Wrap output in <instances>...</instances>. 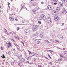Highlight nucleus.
<instances>
[{"label":"nucleus","instance_id":"obj_1","mask_svg":"<svg viewBox=\"0 0 67 67\" xmlns=\"http://www.w3.org/2000/svg\"><path fill=\"white\" fill-rule=\"evenodd\" d=\"M37 28H38V26L37 25H34L32 26V30L33 31H37Z\"/></svg>","mask_w":67,"mask_h":67},{"label":"nucleus","instance_id":"obj_2","mask_svg":"<svg viewBox=\"0 0 67 67\" xmlns=\"http://www.w3.org/2000/svg\"><path fill=\"white\" fill-rule=\"evenodd\" d=\"M47 23H48L49 24H50L51 23V19L50 17H48L46 19Z\"/></svg>","mask_w":67,"mask_h":67},{"label":"nucleus","instance_id":"obj_3","mask_svg":"<svg viewBox=\"0 0 67 67\" xmlns=\"http://www.w3.org/2000/svg\"><path fill=\"white\" fill-rule=\"evenodd\" d=\"M58 37L61 40H63L64 38V37L61 34H58Z\"/></svg>","mask_w":67,"mask_h":67},{"label":"nucleus","instance_id":"obj_4","mask_svg":"<svg viewBox=\"0 0 67 67\" xmlns=\"http://www.w3.org/2000/svg\"><path fill=\"white\" fill-rule=\"evenodd\" d=\"M54 18L55 21H59V17L57 16H54Z\"/></svg>","mask_w":67,"mask_h":67},{"label":"nucleus","instance_id":"obj_5","mask_svg":"<svg viewBox=\"0 0 67 67\" xmlns=\"http://www.w3.org/2000/svg\"><path fill=\"white\" fill-rule=\"evenodd\" d=\"M40 16L41 19H42L43 20H46V17L43 14H41Z\"/></svg>","mask_w":67,"mask_h":67},{"label":"nucleus","instance_id":"obj_6","mask_svg":"<svg viewBox=\"0 0 67 67\" xmlns=\"http://www.w3.org/2000/svg\"><path fill=\"white\" fill-rule=\"evenodd\" d=\"M36 42L37 44H40L41 42V40L40 39H36Z\"/></svg>","mask_w":67,"mask_h":67},{"label":"nucleus","instance_id":"obj_7","mask_svg":"<svg viewBox=\"0 0 67 67\" xmlns=\"http://www.w3.org/2000/svg\"><path fill=\"white\" fill-rule=\"evenodd\" d=\"M47 8L49 9V10H53V8H52V7L50 5H48V6Z\"/></svg>","mask_w":67,"mask_h":67},{"label":"nucleus","instance_id":"obj_8","mask_svg":"<svg viewBox=\"0 0 67 67\" xmlns=\"http://www.w3.org/2000/svg\"><path fill=\"white\" fill-rule=\"evenodd\" d=\"M25 5H23V4H22L21 5V9L22 10H23V9H25Z\"/></svg>","mask_w":67,"mask_h":67},{"label":"nucleus","instance_id":"obj_9","mask_svg":"<svg viewBox=\"0 0 67 67\" xmlns=\"http://www.w3.org/2000/svg\"><path fill=\"white\" fill-rule=\"evenodd\" d=\"M30 31V30H28V29H26L25 30H24V32L25 33V34H27V33L29 32Z\"/></svg>","mask_w":67,"mask_h":67},{"label":"nucleus","instance_id":"obj_10","mask_svg":"<svg viewBox=\"0 0 67 67\" xmlns=\"http://www.w3.org/2000/svg\"><path fill=\"white\" fill-rule=\"evenodd\" d=\"M59 5L60 7H63V3L59 2Z\"/></svg>","mask_w":67,"mask_h":67},{"label":"nucleus","instance_id":"obj_11","mask_svg":"<svg viewBox=\"0 0 67 67\" xmlns=\"http://www.w3.org/2000/svg\"><path fill=\"white\" fill-rule=\"evenodd\" d=\"M26 34L28 35H30L31 34V31H29L27 34Z\"/></svg>","mask_w":67,"mask_h":67},{"label":"nucleus","instance_id":"obj_12","mask_svg":"<svg viewBox=\"0 0 67 67\" xmlns=\"http://www.w3.org/2000/svg\"><path fill=\"white\" fill-rule=\"evenodd\" d=\"M20 60L21 62H24L25 60V59L24 58H22Z\"/></svg>","mask_w":67,"mask_h":67},{"label":"nucleus","instance_id":"obj_13","mask_svg":"<svg viewBox=\"0 0 67 67\" xmlns=\"http://www.w3.org/2000/svg\"><path fill=\"white\" fill-rule=\"evenodd\" d=\"M18 64L19 66H22V65H23V63L22 62L19 63Z\"/></svg>","mask_w":67,"mask_h":67},{"label":"nucleus","instance_id":"obj_14","mask_svg":"<svg viewBox=\"0 0 67 67\" xmlns=\"http://www.w3.org/2000/svg\"><path fill=\"white\" fill-rule=\"evenodd\" d=\"M17 48L18 51H20V47H19V46L17 47Z\"/></svg>","mask_w":67,"mask_h":67},{"label":"nucleus","instance_id":"obj_15","mask_svg":"<svg viewBox=\"0 0 67 67\" xmlns=\"http://www.w3.org/2000/svg\"><path fill=\"white\" fill-rule=\"evenodd\" d=\"M9 19L10 20H11L12 21H13L14 20V18H13L12 17H9Z\"/></svg>","mask_w":67,"mask_h":67},{"label":"nucleus","instance_id":"obj_16","mask_svg":"<svg viewBox=\"0 0 67 67\" xmlns=\"http://www.w3.org/2000/svg\"><path fill=\"white\" fill-rule=\"evenodd\" d=\"M45 42L47 43H51V42H49L47 40H46L44 41Z\"/></svg>","mask_w":67,"mask_h":67},{"label":"nucleus","instance_id":"obj_17","mask_svg":"<svg viewBox=\"0 0 67 67\" xmlns=\"http://www.w3.org/2000/svg\"><path fill=\"white\" fill-rule=\"evenodd\" d=\"M32 11L33 13H34V14H36V10H35V9H33Z\"/></svg>","mask_w":67,"mask_h":67},{"label":"nucleus","instance_id":"obj_18","mask_svg":"<svg viewBox=\"0 0 67 67\" xmlns=\"http://www.w3.org/2000/svg\"><path fill=\"white\" fill-rule=\"evenodd\" d=\"M6 54H8V55H10V54H11V53L10 52H6Z\"/></svg>","mask_w":67,"mask_h":67},{"label":"nucleus","instance_id":"obj_19","mask_svg":"<svg viewBox=\"0 0 67 67\" xmlns=\"http://www.w3.org/2000/svg\"><path fill=\"white\" fill-rule=\"evenodd\" d=\"M54 2L53 0H52L51 1V3L52 4H54Z\"/></svg>","mask_w":67,"mask_h":67},{"label":"nucleus","instance_id":"obj_20","mask_svg":"<svg viewBox=\"0 0 67 67\" xmlns=\"http://www.w3.org/2000/svg\"><path fill=\"white\" fill-rule=\"evenodd\" d=\"M63 11L64 13L66 14V13H67V11H66V9H64V10Z\"/></svg>","mask_w":67,"mask_h":67},{"label":"nucleus","instance_id":"obj_21","mask_svg":"<svg viewBox=\"0 0 67 67\" xmlns=\"http://www.w3.org/2000/svg\"><path fill=\"white\" fill-rule=\"evenodd\" d=\"M56 10L57 11H59L60 10V9H59V7H58L56 9Z\"/></svg>","mask_w":67,"mask_h":67},{"label":"nucleus","instance_id":"obj_22","mask_svg":"<svg viewBox=\"0 0 67 67\" xmlns=\"http://www.w3.org/2000/svg\"><path fill=\"white\" fill-rule=\"evenodd\" d=\"M62 58H59L58 59V61H62Z\"/></svg>","mask_w":67,"mask_h":67},{"label":"nucleus","instance_id":"obj_23","mask_svg":"<svg viewBox=\"0 0 67 67\" xmlns=\"http://www.w3.org/2000/svg\"><path fill=\"white\" fill-rule=\"evenodd\" d=\"M62 1L63 3H66V2L65 0H62Z\"/></svg>","mask_w":67,"mask_h":67},{"label":"nucleus","instance_id":"obj_24","mask_svg":"<svg viewBox=\"0 0 67 67\" xmlns=\"http://www.w3.org/2000/svg\"><path fill=\"white\" fill-rule=\"evenodd\" d=\"M15 53H14V55L15 56H17L18 55V54H17V53L16 52H14Z\"/></svg>","mask_w":67,"mask_h":67},{"label":"nucleus","instance_id":"obj_25","mask_svg":"<svg viewBox=\"0 0 67 67\" xmlns=\"http://www.w3.org/2000/svg\"><path fill=\"white\" fill-rule=\"evenodd\" d=\"M52 13H53L54 14L55 13H55H56V11H55L54 10L52 12Z\"/></svg>","mask_w":67,"mask_h":67},{"label":"nucleus","instance_id":"obj_26","mask_svg":"<svg viewBox=\"0 0 67 67\" xmlns=\"http://www.w3.org/2000/svg\"><path fill=\"white\" fill-rule=\"evenodd\" d=\"M43 36V34H40V37H42Z\"/></svg>","mask_w":67,"mask_h":67},{"label":"nucleus","instance_id":"obj_27","mask_svg":"<svg viewBox=\"0 0 67 67\" xmlns=\"http://www.w3.org/2000/svg\"><path fill=\"white\" fill-rule=\"evenodd\" d=\"M30 2H34V0H30Z\"/></svg>","mask_w":67,"mask_h":67},{"label":"nucleus","instance_id":"obj_28","mask_svg":"<svg viewBox=\"0 0 67 67\" xmlns=\"http://www.w3.org/2000/svg\"><path fill=\"white\" fill-rule=\"evenodd\" d=\"M22 55H21L20 56H18V58L19 59L21 58H22Z\"/></svg>","mask_w":67,"mask_h":67},{"label":"nucleus","instance_id":"obj_29","mask_svg":"<svg viewBox=\"0 0 67 67\" xmlns=\"http://www.w3.org/2000/svg\"><path fill=\"white\" fill-rule=\"evenodd\" d=\"M8 46H11V43L10 42H9L8 44Z\"/></svg>","mask_w":67,"mask_h":67},{"label":"nucleus","instance_id":"obj_30","mask_svg":"<svg viewBox=\"0 0 67 67\" xmlns=\"http://www.w3.org/2000/svg\"><path fill=\"white\" fill-rule=\"evenodd\" d=\"M15 37L16 38H17V39H18V40H20V39H19V37H17L16 36H15Z\"/></svg>","mask_w":67,"mask_h":67},{"label":"nucleus","instance_id":"obj_31","mask_svg":"<svg viewBox=\"0 0 67 67\" xmlns=\"http://www.w3.org/2000/svg\"><path fill=\"white\" fill-rule=\"evenodd\" d=\"M52 37H56V36H55V34H53L52 35Z\"/></svg>","mask_w":67,"mask_h":67},{"label":"nucleus","instance_id":"obj_32","mask_svg":"<svg viewBox=\"0 0 67 67\" xmlns=\"http://www.w3.org/2000/svg\"><path fill=\"white\" fill-rule=\"evenodd\" d=\"M11 64L12 65H13V64H14V62H11Z\"/></svg>","mask_w":67,"mask_h":67},{"label":"nucleus","instance_id":"obj_33","mask_svg":"<svg viewBox=\"0 0 67 67\" xmlns=\"http://www.w3.org/2000/svg\"><path fill=\"white\" fill-rule=\"evenodd\" d=\"M53 1L54 2H57L58 1V0H53Z\"/></svg>","mask_w":67,"mask_h":67},{"label":"nucleus","instance_id":"obj_34","mask_svg":"<svg viewBox=\"0 0 67 67\" xmlns=\"http://www.w3.org/2000/svg\"><path fill=\"white\" fill-rule=\"evenodd\" d=\"M12 41L13 42H15V40L14 39H12Z\"/></svg>","mask_w":67,"mask_h":67},{"label":"nucleus","instance_id":"obj_35","mask_svg":"<svg viewBox=\"0 0 67 67\" xmlns=\"http://www.w3.org/2000/svg\"><path fill=\"white\" fill-rule=\"evenodd\" d=\"M55 41L56 43H59V41L58 40H55Z\"/></svg>","mask_w":67,"mask_h":67},{"label":"nucleus","instance_id":"obj_36","mask_svg":"<svg viewBox=\"0 0 67 67\" xmlns=\"http://www.w3.org/2000/svg\"><path fill=\"white\" fill-rule=\"evenodd\" d=\"M1 57L2 58H4L5 57L4 55L3 54V55Z\"/></svg>","mask_w":67,"mask_h":67},{"label":"nucleus","instance_id":"obj_37","mask_svg":"<svg viewBox=\"0 0 67 67\" xmlns=\"http://www.w3.org/2000/svg\"><path fill=\"white\" fill-rule=\"evenodd\" d=\"M14 45L15 46H16V47H18V46H19L17 45V44H16L14 43Z\"/></svg>","mask_w":67,"mask_h":67},{"label":"nucleus","instance_id":"obj_38","mask_svg":"<svg viewBox=\"0 0 67 67\" xmlns=\"http://www.w3.org/2000/svg\"><path fill=\"white\" fill-rule=\"evenodd\" d=\"M28 52H29V54H31L32 53H31V51H28Z\"/></svg>","mask_w":67,"mask_h":67},{"label":"nucleus","instance_id":"obj_39","mask_svg":"<svg viewBox=\"0 0 67 67\" xmlns=\"http://www.w3.org/2000/svg\"><path fill=\"white\" fill-rule=\"evenodd\" d=\"M19 29H20V27H17V30H19Z\"/></svg>","mask_w":67,"mask_h":67},{"label":"nucleus","instance_id":"obj_40","mask_svg":"<svg viewBox=\"0 0 67 67\" xmlns=\"http://www.w3.org/2000/svg\"><path fill=\"white\" fill-rule=\"evenodd\" d=\"M5 29V33H6V32H7V30L5 29Z\"/></svg>","mask_w":67,"mask_h":67},{"label":"nucleus","instance_id":"obj_41","mask_svg":"<svg viewBox=\"0 0 67 67\" xmlns=\"http://www.w3.org/2000/svg\"><path fill=\"white\" fill-rule=\"evenodd\" d=\"M6 33V34H7V35H9V33H8V32H6V33Z\"/></svg>","mask_w":67,"mask_h":67},{"label":"nucleus","instance_id":"obj_42","mask_svg":"<svg viewBox=\"0 0 67 67\" xmlns=\"http://www.w3.org/2000/svg\"><path fill=\"white\" fill-rule=\"evenodd\" d=\"M8 7L9 8V9H10V6H9V5H10V3H8Z\"/></svg>","mask_w":67,"mask_h":67},{"label":"nucleus","instance_id":"obj_43","mask_svg":"<svg viewBox=\"0 0 67 67\" xmlns=\"http://www.w3.org/2000/svg\"><path fill=\"white\" fill-rule=\"evenodd\" d=\"M38 23H39V24H41V21H38Z\"/></svg>","mask_w":67,"mask_h":67},{"label":"nucleus","instance_id":"obj_44","mask_svg":"<svg viewBox=\"0 0 67 67\" xmlns=\"http://www.w3.org/2000/svg\"><path fill=\"white\" fill-rule=\"evenodd\" d=\"M9 34H12V35H13V33H12V32H10L9 33Z\"/></svg>","mask_w":67,"mask_h":67},{"label":"nucleus","instance_id":"obj_45","mask_svg":"<svg viewBox=\"0 0 67 67\" xmlns=\"http://www.w3.org/2000/svg\"><path fill=\"white\" fill-rule=\"evenodd\" d=\"M48 56L50 58H51V56H50V55H49L48 54Z\"/></svg>","mask_w":67,"mask_h":67},{"label":"nucleus","instance_id":"obj_46","mask_svg":"<svg viewBox=\"0 0 67 67\" xmlns=\"http://www.w3.org/2000/svg\"><path fill=\"white\" fill-rule=\"evenodd\" d=\"M21 43H22V44H23V45L24 46V43H23L22 42H21Z\"/></svg>","mask_w":67,"mask_h":67},{"label":"nucleus","instance_id":"obj_47","mask_svg":"<svg viewBox=\"0 0 67 67\" xmlns=\"http://www.w3.org/2000/svg\"><path fill=\"white\" fill-rule=\"evenodd\" d=\"M13 49L14 51H15V48H13Z\"/></svg>","mask_w":67,"mask_h":67},{"label":"nucleus","instance_id":"obj_48","mask_svg":"<svg viewBox=\"0 0 67 67\" xmlns=\"http://www.w3.org/2000/svg\"><path fill=\"white\" fill-rule=\"evenodd\" d=\"M26 63H28V64H31V63H29V62L28 61H27Z\"/></svg>","mask_w":67,"mask_h":67},{"label":"nucleus","instance_id":"obj_49","mask_svg":"<svg viewBox=\"0 0 67 67\" xmlns=\"http://www.w3.org/2000/svg\"><path fill=\"white\" fill-rule=\"evenodd\" d=\"M57 4V3L55 2V3H54V4Z\"/></svg>","mask_w":67,"mask_h":67},{"label":"nucleus","instance_id":"obj_50","mask_svg":"<svg viewBox=\"0 0 67 67\" xmlns=\"http://www.w3.org/2000/svg\"><path fill=\"white\" fill-rule=\"evenodd\" d=\"M49 64H51V65H52V62H50L49 63Z\"/></svg>","mask_w":67,"mask_h":67},{"label":"nucleus","instance_id":"obj_51","mask_svg":"<svg viewBox=\"0 0 67 67\" xmlns=\"http://www.w3.org/2000/svg\"><path fill=\"white\" fill-rule=\"evenodd\" d=\"M33 6H36V5L35 4H33Z\"/></svg>","mask_w":67,"mask_h":67},{"label":"nucleus","instance_id":"obj_52","mask_svg":"<svg viewBox=\"0 0 67 67\" xmlns=\"http://www.w3.org/2000/svg\"><path fill=\"white\" fill-rule=\"evenodd\" d=\"M38 67H42V65H38Z\"/></svg>","mask_w":67,"mask_h":67},{"label":"nucleus","instance_id":"obj_53","mask_svg":"<svg viewBox=\"0 0 67 67\" xmlns=\"http://www.w3.org/2000/svg\"><path fill=\"white\" fill-rule=\"evenodd\" d=\"M37 35H38V34L37 33L35 34V36H37Z\"/></svg>","mask_w":67,"mask_h":67},{"label":"nucleus","instance_id":"obj_54","mask_svg":"<svg viewBox=\"0 0 67 67\" xmlns=\"http://www.w3.org/2000/svg\"><path fill=\"white\" fill-rule=\"evenodd\" d=\"M41 4H44V2H41Z\"/></svg>","mask_w":67,"mask_h":67},{"label":"nucleus","instance_id":"obj_55","mask_svg":"<svg viewBox=\"0 0 67 67\" xmlns=\"http://www.w3.org/2000/svg\"><path fill=\"white\" fill-rule=\"evenodd\" d=\"M51 52H52V53H53V52H54V51L52 50H51Z\"/></svg>","mask_w":67,"mask_h":67},{"label":"nucleus","instance_id":"obj_56","mask_svg":"<svg viewBox=\"0 0 67 67\" xmlns=\"http://www.w3.org/2000/svg\"><path fill=\"white\" fill-rule=\"evenodd\" d=\"M50 40L51 41H53V39H50Z\"/></svg>","mask_w":67,"mask_h":67},{"label":"nucleus","instance_id":"obj_57","mask_svg":"<svg viewBox=\"0 0 67 67\" xmlns=\"http://www.w3.org/2000/svg\"><path fill=\"white\" fill-rule=\"evenodd\" d=\"M60 57H64V56H62V55H60Z\"/></svg>","mask_w":67,"mask_h":67},{"label":"nucleus","instance_id":"obj_58","mask_svg":"<svg viewBox=\"0 0 67 67\" xmlns=\"http://www.w3.org/2000/svg\"><path fill=\"white\" fill-rule=\"evenodd\" d=\"M7 46L8 48H9V47H10V46H9L8 45H7Z\"/></svg>","mask_w":67,"mask_h":67},{"label":"nucleus","instance_id":"obj_59","mask_svg":"<svg viewBox=\"0 0 67 67\" xmlns=\"http://www.w3.org/2000/svg\"><path fill=\"white\" fill-rule=\"evenodd\" d=\"M36 60V59H35V58H34V60H35V61Z\"/></svg>","mask_w":67,"mask_h":67},{"label":"nucleus","instance_id":"obj_60","mask_svg":"<svg viewBox=\"0 0 67 67\" xmlns=\"http://www.w3.org/2000/svg\"><path fill=\"white\" fill-rule=\"evenodd\" d=\"M15 20H16V21H18V19H16V18L15 19Z\"/></svg>","mask_w":67,"mask_h":67},{"label":"nucleus","instance_id":"obj_61","mask_svg":"<svg viewBox=\"0 0 67 67\" xmlns=\"http://www.w3.org/2000/svg\"><path fill=\"white\" fill-rule=\"evenodd\" d=\"M25 55H26L27 54L25 52Z\"/></svg>","mask_w":67,"mask_h":67},{"label":"nucleus","instance_id":"obj_62","mask_svg":"<svg viewBox=\"0 0 67 67\" xmlns=\"http://www.w3.org/2000/svg\"><path fill=\"white\" fill-rule=\"evenodd\" d=\"M51 50H48V51H49V52H51Z\"/></svg>","mask_w":67,"mask_h":67},{"label":"nucleus","instance_id":"obj_63","mask_svg":"<svg viewBox=\"0 0 67 67\" xmlns=\"http://www.w3.org/2000/svg\"><path fill=\"white\" fill-rule=\"evenodd\" d=\"M27 58H28V59H30V58L29 57H28Z\"/></svg>","mask_w":67,"mask_h":67},{"label":"nucleus","instance_id":"obj_64","mask_svg":"<svg viewBox=\"0 0 67 67\" xmlns=\"http://www.w3.org/2000/svg\"><path fill=\"white\" fill-rule=\"evenodd\" d=\"M63 50H65V48H63Z\"/></svg>","mask_w":67,"mask_h":67}]
</instances>
